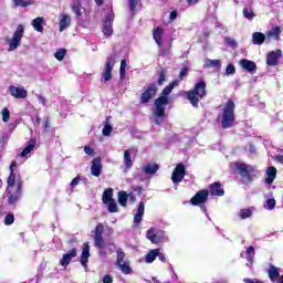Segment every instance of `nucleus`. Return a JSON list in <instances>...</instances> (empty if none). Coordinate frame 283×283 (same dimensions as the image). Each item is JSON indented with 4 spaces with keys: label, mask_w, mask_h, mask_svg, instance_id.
Masks as SVG:
<instances>
[{
    "label": "nucleus",
    "mask_w": 283,
    "mask_h": 283,
    "mask_svg": "<svg viewBox=\"0 0 283 283\" xmlns=\"http://www.w3.org/2000/svg\"><path fill=\"white\" fill-rule=\"evenodd\" d=\"M209 199V191L208 190H200L196 193L190 200V205H193V207H198L200 205H205L207 200Z\"/></svg>",
    "instance_id": "1a4fd4ad"
},
{
    "label": "nucleus",
    "mask_w": 283,
    "mask_h": 283,
    "mask_svg": "<svg viewBox=\"0 0 283 283\" xmlns=\"http://www.w3.org/2000/svg\"><path fill=\"white\" fill-rule=\"evenodd\" d=\"M240 220H247L253 216V210L251 208L241 209L238 213Z\"/></svg>",
    "instance_id": "c9c22d12"
},
{
    "label": "nucleus",
    "mask_w": 283,
    "mask_h": 283,
    "mask_svg": "<svg viewBox=\"0 0 283 283\" xmlns=\"http://www.w3.org/2000/svg\"><path fill=\"white\" fill-rule=\"evenodd\" d=\"M76 253H78V251L76 250V248H73L67 253L63 254L60 261L61 266H64V268L67 266L70 262H72V259L76 258Z\"/></svg>",
    "instance_id": "6ab92c4d"
},
{
    "label": "nucleus",
    "mask_w": 283,
    "mask_h": 283,
    "mask_svg": "<svg viewBox=\"0 0 283 283\" xmlns=\"http://www.w3.org/2000/svg\"><path fill=\"white\" fill-rule=\"evenodd\" d=\"M94 235H97V237H101L103 235V224L102 223H98L95 228V234Z\"/></svg>",
    "instance_id": "4d7b16f0"
},
{
    "label": "nucleus",
    "mask_w": 283,
    "mask_h": 283,
    "mask_svg": "<svg viewBox=\"0 0 283 283\" xmlns=\"http://www.w3.org/2000/svg\"><path fill=\"white\" fill-rule=\"evenodd\" d=\"M87 262H90V243H84L80 258V263L85 269V271H87Z\"/></svg>",
    "instance_id": "a211bd4d"
},
{
    "label": "nucleus",
    "mask_w": 283,
    "mask_h": 283,
    "mask_svg": "<svg viewBox=\"0 0 283 283\" xmlns=\"http://www.w3.org/2000/svg\"><path fill=\"white\" fill-rule=\"evenodd\" d=\"M156 258H158V249L155 250H150L144 261L146 262V264H153V262L156 260Z\"/></svg>",
    "instance_id": "72a5a7b5"
},
{
    "label": "nucleus",
    "mask_w": 283,
    "mask_h": 283,
    "mask_svg": "<svg viewBox=\"0 0 283 283\" xmlns=\"http://www.w3.org/2000/svg\"><path fill=\"white\" fill-rule=\"evenodd\" d=\"M65 49H60L55 52L54 56L57 61H63L65 59Z\"/></svg>",
    "instance_id": "8fccbe9b"
},
{
    "label": "nucleus",
    "mask_w": 283,
    "mask_h": 283,
    "mask_svg": "<svg viewBox=\"0 0 283 283\" xmlns=\"http://www.w3.org/2000/svg\"><path fill=\"white\" fill-rule=\"evenodd\" d=\"M207 96V83L198 82L195 84V88L188 92V101L192 107H198L199 99Z\"/></svg>",
    "instance_id": "20e7f679"
},
{
    "label": "nucleus",
    "mask_w": 283,
    "mask_h": 283,
    "mask_svg": "<svg viewBox=\"0 0 283 283\" xmlns=\"http://www.w3.org/2000/svg\"><path fill=\"white\" fill-rule=\"evenodd\" d=\"M35 146H36V139L29 140L28 146L24 147V149L20 154L21 158H28V156H30V154L33 151Z\"/></svg>",
    "instance_id": "a878e982"
},
{
    "label": "nucleus",
    "mask_w": 283,
    "mask_h": 283,
    "mask_svg": "<svg viewBox=\"0 0 283 283\" xmlns=\"http://www.w3.org/2000/svg\"><path fill=\"white\" fill-rule=\"evenodd\" d=\"M233 123H235V103L229 99L222 109L221 127L223 129H229L230 127H233Z\"/></svg>",
    "instance_id": "7ed1b4c3"
},
{
    "label": "nucleus",
    "mask_w": 283,
    "mask_h": 283,
    "mask_svg": "<svg viewBox=\"0 0 283 283\" xmlns=\"http://www.w3.org/2000/svg\"><path fill=\"white\" fill-rule=\"evenodd\" d=\"M13 3L17 8H28V6H32V0H13Z\"/></svg>",
    "instance_id": "ea45409f"
},
{
    "label": "nucleus",
    "mask_w": 283,
    "mask_h": 283,
    "mask_svg": "<svg viewBox=\"0 0 283 283\" xmlns=\"http://www.w3.org/2000/svg\"><path fill=\"white\" fill-rule=\"evenodd\" d=\"M265 40H266V34H264L262 32H254L252 34L253 45H262V43H264Z\"/></svg>",
    "instance_id": "c85d7f7f"
},
{
    "label": "nucleus",
    "mask_w": 283,
    "mask_h": 283,
    "mask_svg": "<svg viewBox=\"0 0 283 283\" xmlns=\"http://www.w3.org/2000/svg\"><path fill=\"white\" fill-rule=\"evenodd\" d=\"M1 115H2L3 123H8V120H10V109L3 108L1 112Z\"/></svg>",
    "instance_id": "603ef678"
},
{
    "label": "nucleus",
    "mask_w": 283,
    "mask_h": 283,
    "mask_svg": "<svg viewBox=\"0 0 283 283\" xmlns=\"http://www.w3.org/2000/svg\"><path fill=\"white\" fill-rule=\"evenodd\" d=\"M23 34H25V27L20 24L17 27L12 39H8L7 42L9 43L8 52H14L19 45H21V40L23 39Z\"/></svg>",
    "instance_id": "39448f33"
},
{
    "label": "nucleus",
    "mask_w": 283,
    "mask_h": 283,
    "mask_svg": "<svg viewBox=\"0 0 283 283\" xmlns=\"http://www.w3.org/2000/svg\"><path fill=\"white\" fill-rule=\"evenodd\" d=\"M138 3H140V0H128V8L130 12H136V8H138Z\"/></svg>",
    "instance_id": "de8ad7c7"
},
{
    "label": "nucleus",
    "mask_w": 283,
    "mask_h": 283,
    "mask_svg": "<svg viewBox=\"0 0 283 283\" xmlns=\"http://www.w3.org/2000/svg\"><path fill=\"white\" fill-rule=\"evenodd\" d=\"M177 85H180V80H175L168 86H166L163 91V96H165V98H167V96H169V94H171L174 87H177Z\"/></svg>",
    "instance_id": "473e14b6"
},
{
    "label": "nucleus",
    "mask_w": 283,
    "mask_h": 283,
    "mask_svg": "<svg viewBox=\"0 0 283 283\" xmlns=\"http://www.w3.org/2000/svg\"><path fill=\"white\" fill-rule=\"evenodd\" d=\"M108 206V211L109 213H116V211H118V205H116V201L113 199V201H108V203H106Z\"/></svg>",
    "instance_id": "a18cd8bd"
},
{
    "label": "nucleus",
    "mask_w": 283,
    "mask_h": 283,
    "mask_svg": "<svg viewBox=\"0 0 283 283\" xmlns=\"http://www.w3.org/2000/svg\"><path fill=\"white\" fill-rule=\"evenodd\" d=\"M127 74V61L122 60L120 61V67H119V78H125V75Z\"/></svg>",
    "instance_id": "58836bf2"
},
{
    "label": "nucleus",
    "mask_w": 283,
    "mask_h": 283,
    "mask_svg": "<svg viewBox=\"0 0 283 283\" xmlns=\"http://www.w3.org/2000/svg\"><path fill=\"white\" fill-rule=\"evenodd\" d=\"M169 103V98L165 96H160L155 101V107L153 108V113L150 116V120L155 125H163L165 123V119L167 118L166 112V105Z\"/></svg>",
    "instance_id": "f03ea898"
},
{
    "label": "nucleus",
    "mask_w": 283,
    "mask_h": 283,
    "mask_svg": "<svg viewBox=\"0 0 283 283\" xmlns=\"http://www.w3.org/2000/svg\"><path fill=\"white\" fill-rule=\"evenodd\" d=\"M177 17H178V12L177 11H171L170 15H169V19H170V21H176Z\"/></svg>",
    "instance_id": "338daca9"
},
{
    "label": "nucleus",
    "mask_w": 283,
    "mask_h": 283,
    "mask_svg": "<svg viewBox=\"0 0 283 283\" xmlns=\"http://www.w3.org/2000/svg\"><path fill=\"white\" fill-rule=\"evenodd\" d=\"M84 153L87 155V156H94V148L90 147V146H85L84 147Z\"/></svg>",
    "instance_id": "052dcab7"
},
{
    "label": "nucleus",
    "mask_w": 283,
    "mask_h": 283,
    "mask_svg": "<svg viewBox=\"0 0 283 283\" xmlns=\"http://www.w3.org/2000/svg\"><path fill=\"white\" fill-rule=\"evenodd\" d=\"M210 193L211 196H224V189H222L220 182H214L210 185Z\"/></svg>",
    "instance_id": "cd10ccee"
},
{
    "label": "nucleus",
    "mask_w": 283,
    "mask_h": 283,
    "mask_svg": "<svg viewBox=\"0 0 283 283\" xmlns=\"http://www.w3.org/2000/svg\"><path fill=\"white\" fill-rule=\"evenodd\" d=\"M143 216H145V202L140 201L137 208V212L134 216V223L140 224L143 222Z\"/></svg>",
    "instance_id": "4be33fe9"
},
{
    "label": "nucleus",
    "mask_w": 283,
    "mask_h": 283,
    "mask_svg": "<svg viewBox=\"0 0 283 283\" xmlns=\"http://www.w3.org/2000/svg\"><path fill=\"white\" fill-rule=\"evenodd\" d=\"M103 283H113L114 282V279L112 277V275L109 274H106L103 280H102Z\"/></svg>",
    "instance_id": "680f3d73"
},
{
    "label": "nucleus",
    "mask_w": 283,
    "mask_h": 283,
    "mask_svg": "<svg viewBox=\"0 0 283 283\" xmlns=\"http://www.w3.org/2000/svg\"><path fill=\"white\" fill-rule=\"evenodd\" d=\"M74 14H76V18L78 19V21H81V17H83V11L81 10V3H76L74 2L72 6H71Z\"/></svg>",
    "instance_id": "e433bc0d"
},
{
    "label": "nucleus",
    "mask_w": 283,
    "mask_h": 283,
    "mask_svg": "<svg viewBox=\"0 0 283 283\" xmlns=\"http://www.w3.org/2000/svg\"><path fill=\"white\" fill-rule=\"evenodd\" d=\"M122 273H124V275H129L132 273V268H129V263H122L119 265H117Z\"/></svg>",
    "instance_id": "37998d69"
},
{
    "label": "nucleus",
    "mask_w": 283,
    "mask_h": 283,
    "mask_svg": "<svg viewBox=\"0 0 283 283\" xmlns=\"http://www.w3.org/2000/svg\"><path fill=\"white\" fill-rule=\"evenodd\" d=\"M243 17L248 19V21H253V19H255V13L251 9L244 8Z\"/></svg>",
    "instance_id": "79ce46f5"
},
{
    "label": "nucleus",
    "mask_w": 283,
    "mask_h": 283,
    "mask_svg": "<svg viewBox=\"0 0 283 283\" xmlns=\"http://www.w3.org/2000/svg\"><path fill=\"white\" fill-rule=\"evenodd\" d=\"M264 207L268 209V211H273V209H275V199H266Z\"/></svg>",
    "instance_id": "49530a36"
},
{
    "label": "nucleus",
    "mask_w": 283,
    "mask_h": 283,
    "mask_svg": "<svg viewBox=\"0 0 283 283\" xmlns=\"http://www.w3.org/2000/svg\"><path fill=\"white\" fill-rule=\"evenodd\" d=\"M232 169L237 174H240L242 178H247V180H251V174H255V166L247 165L244 163H234L231 164Z\"/></svg>",
    "instance_id": "0eeeda50"
},
{
    "label": "nucleus",
    "mask_w": 283,
    "mask_h": 283,
    "mask_svg": "<svg viewBox=\"0 0 283 283\" xmlns=\"http://www.w3.org/2000/svg\"><path fill=\"white\" fill-rule=\"evenodd\" d=\"M235 74V66L233 64H228L226 67V76H231Z\"/></svg>",
    "instance_id": "864d4df0"
},
{
    "label": "nucleus",
    "mask_w": 283,
    "mask_h": 283,
    "mask_svg": "<svg viewBox=\"0 0 283 283\" xmlns=\"http://www.w3.org/2000/svg\"><path fill=\"white\" fill-rule=\"evenodd\" d=\"M114 65H116V59L114 56H108L106 59V63L104 66V71L102 73V78L107 83L112 78V72L114 70Z\"/></svg>",
    "instance_id": "6e6552de"
},
{
    "label": "nucleus",
    "mask_w": 283,
    "mask_h": 283,
    "mask_svg": "<svg viewBox=\"0 0 283 283\" xmlns=\"http://www.w3.org/2000/svg\"><path fill=\"white\" fill-rule=\"evenodd\" d=\"M241 258L247 260V266H251L253 264V260H255V248L253 245H250L245 249V251L241 252Z\"/></svg>",
    "instance_id": "ddd939ff"
},
{
    "label": "nucleus",
    "mask_w": 283,
    "mask_h": 283,
    "mask_svg": "<svg viewBox=\"0 0 283 283\" xmlns=\"http://www.w3.org/2000/svg\"><path fill=\"white\" fill-rule=\"evenodd\" d=\"M134 200V196L128 195L125 191H119L118 192V203L120 205V207H127V200Z\"/></svg>",
    "instance_id": "c756f323"
},
{
    "label": "nucleus",
    "mask_w": 283,
    "mask_h": 283,
    "mask_svg": "<svg viewBox=\"0 0 283 283\" xmlns=\"http://www.w3.org/2000/svg\"><path fill=\"white\" fill-rule=\"evenodd\" d=\"M157 258L164 264H165V262H167V256H165V253L160 252V249H157Z\"/></svg>",
    "instance_id": "6e6d98bb"
},
{
    "label": "nucleus",
    "mask_w": 283,
    "mask_h": 283,
    "mask_svg": "<svg viewBox=\"0 0 283 283\" xmlns=\"http://www.w3.org/2000/svg\"><path fill=\"white\" fill-rule=\"evenodd\" d=\"M165 83V72L159 73V78H158V85H163Z\"/></svg>",
    "instance_id": "0e129e2a"
},
{
    "label": "nucleus",
    "mask_w": 283,
    "mask_h": 283,
    "mask_svg": "<svg viewBox=\"0 0 283 283\" xmlns=\"http://www.w3.org/2000/svg\"><path fill=\"white\" fill-rule=\"evenodd\" d=\"M102 169H103V165L101 164V159L98 158L94 159L91 166L92 176H95V178H98L101 176Z\"/></svg>",
    "instance_id": "5701e85b"
},
{
    "label": "nucleus",
    "mask_w": 283,
    "mask_h": 283,
    "mask_svg": "<svg viewBox=\"0 0 283 283\" xmlns=\"http://www.w3.org/2000/svg\"><path fill=\"white\" fill-rule=\"evenodd\" d=\"M72 25V18L67 14L60 15V32H65Z\"/></svg>",
    "instance_id": "412c9836"
},
{
    "label": "nucleus",
    "mask_w": 283,
    "mask_h": 283,
    "mask_svg": "<svg viewBox=\"0 0 283 283\" xmlns=\"http://www.w3.org/2000/svg\"><path fill=\"white\" fill-rule=\"evenodd\" d=\"M45 22V19L43 17H38L32 21L33 29L36 32H43V23Z\"/></svg>",
    "instance_id": "7c9ffc66"
},
{
    "label": "nucleus",
    "mask_w": 283,
    "mask_h": 283,
    "mask_svg": "<svg viewBox=\"0 0 283 283\" xmlns=\"http://www.w3.org/2000/svg\"><path fill=\"white\" fill-rule=\"evenodd\" d=\"M227 45H230V48H235L238 43L235 42V39L233 38H226L224 39Z\"/></svg>",
    "instance_id": "5fc2aeb1"
},
{
    "label": "nucleus",
    "mask_w": 283,
    "mask_h": 283,
    "mask_svg": "<svg viewBox=\"0 0 283 283\" xmlns=\"http://www.w3.org/2000/svg\"><path fill=\"white\" fill-rule=\"evenodd\" d=\"M157 92H158V87L156 86V84H149L147 88L144 91V93H142L140 103L143 104L149 103V99L153 96H156Z\"/></svg>",
    "instance_id": "9b49d317"
},
{
    "label": "nucleus",
    "mask_w": 283,
    "mask_h": 283,
    "mask_svg": "<svg viewBox=\"0 0 283 283\" xmlns=\"http://www.w3.org/2000/svg\"><path fill=\"white\" fill-rule=\"evenodd\" d=\"M280 34H282V30L280 29V27H274L265 33V39L266 41H269L270 39H274V41H280Z\"/></svg>",
    "instance_id": "b1692460"
},
{
    "label": "nucleus",
    "mask_w": 283,
    "mask_h": 283,
    "mask_svg": "<svg viewBox=\"0 0 283 283\" xmlns=\"http://www.w3.org/2000/svg\"><path fill=\"white\" fill-rule=\"evenodd\" d=\"M114 23V12H109L104 22V29H103V34L105 36H112L114 34V29L112 28V24Z\"/></svg>",
    "instance_id": "f8f14e48"
},
{
    "label": "nucleus",
    "mask_w": 283,
    "mask_h": 283,
    "mask_svg": "<svg viewBox=\"0 0 283 283\" xmlns=\"http://www.w3.org/2000/svg\"><path fill=\"white\" fill-rule=\"evenodd\" d=\"M280 59H282V50L271 51L266 56L268 65H277L280 63Z\"/></svg>",
    "instance_id": "4468645a"
},
{
    "label": "nucleus",
    "mask_w": 283,
    "mask_h": 283,
    "mask_svg": "<svg viewBox=\"0 0 283 283\" xmlns=\"http://www.w3.org/2000/svg\"><path fill=\"white\" fill-rule=\"evenodd\" d=\"M239 64L243 70H245V72H249L250 74H255V72H258V65L253 61L243 59L239 62Z\"/></svg>",
    "instance_id": "dca6fc26"
},
{
    "label": "nucleus",
    "mask_w": 283,
    "mask_h": 283,
    "mask_svg": "<svg viewBox=\"0 0 283 283\" xmlns=\"http://www.w3.org/2000/svg\"><path fill=\"white\" fill-rule=\"evenodd\" d=\"M147 240H150L153 244H160V242H167L169 240V237H167V233L164 230H158L156 228H150L146 232Z\"/></svg>",
    "instance_id": "423d86ee"
},
{
    "label": "nucleus",
    "mask_w": 283,
    "mask_h": 283,
    "mask_svg": "<svg viewBox=\"0 0 283 283\" xmlns=\"http://www.w3.org/2000/svg\"><path fill=\"white\" fill-rule=\"evenodd\" d=\"M136 148H128L124 151V166L126 169H132L134 167V161L132 160V155L137 154Z\"/></svg>",
    "instance_id": "f3484780"
},
{
    "label": "nucleus",
    "mask_w": 283,
    "mask_h": 283,
    "mask_svg": "<svg viewBox=\"0 0 283 283\" xmlns=\"http://www.w3.org/2000/svg\"><path fill=\"white\" fill-rule=\"evenodd\" d=\"M95 247L97 249H103V244H105V241L103 240V235H94Z\"/></svg>",
    "instance_id": "09e8293b"
},
{
    "label": "nucleus",
    "mask_w": 283,
    "mask_h": 283,
    "mask_svg": "<svg viewBox=\"0 0 283 283\" xmlns=\"http://www.w3.org/2000/svg\"><path fill=\"white\" fill-rule=\"evenodd\" d=\"M125 253L123 252V249H117V260H116V266L120 264H125Z\"/></svg>",
    "instance_id": "4c0bfd02"
},
{
    "label": "nucleus",
    "mask_w": 283,
    "mask_h": 283,
    "mask_svg": "<svg viewBox=\"0 0 283 283\" xmlns=\"http://www.w3.org/2000/svg\"><path fill=\"white\" fill-rule=\"evenodd\" d=\"M171 180L174 185H178V182H182L185 180V165L178 164L172 171Z\"/></svg>",
    "instance_id": "9d476101"
},
{
    "label": "nucleus",
    "mask_w": 283,
    "mask_h": 283,
    "mask_svg": "<svg viewBox=\"0 0 283 283\" xmlns=\"http://www.w3.org/2000/svg\"><path fill=\"white\" fill-rule=\"evenodd\" d=\"M102 200H103L104 205H107L108 202L114 201V189L107 188V189L103 192Z\"/></svg>",
    "instance_id": "2f4dec72"
},
{
    "label": "nucleus",
    "mask_w": 283,
    "mask_h": 283,
    "mask_svg": "<svg viewBox=\"0 0 283 283\" xmlns=\"http://www.w3.org/2000/svg\"><path fill=\"white\" fill-rule=\"evenodd\" d=\"M9 92L14 98H28V91L23 86L17 87L12 85L9 87Z\"/></svg>",
    "instance_id": "2eb2a0df"
},
{
    "label": "nucleus",
    "mask_w": 283,
    "mask_h": 283,
    "mask_svg": "<svg viewBox=\"0 0 283 283\" xmlns=\"http://www.w3.org/2000/svg\"><path fill=\"white\" fill-rule=\"evenodd\" d=\"M9 169L10 176L7 180L8 187L6 193L9 205H17L21 200V181L17 180V172H14V169H17L15 160L11 163Z\"/></svg>",
    "instance_id": "f257e3e1"
},
{
    "label": "nucleus",
    "mask_w": 283,
    "mask_h": 283,
    "mask_svg": "<svg viewBox=\"0 0 283 283\" xmlns=\"http://www.w3.org/2000/svg\"><path fill=\"white\" fill-rule=\"evenodd\" d=\"M205 67H220V60L207 59L205 61Z\"/></svg>",
    "instance_id": "a19ab883"
},
{
    "label": "nucleus",
    "mask_w": 283,
    "mask_h": 283,
    "mask_svg": "<svg viewBox=\"0 0 283 283\" xmlns=\"http://www.w3.org/2000/svg\"><path fill=\"white\" fill-rule=\"evenodd\" d=\"M154 40L156 41L157 45L160 48L163 45V28L158 27L153 32Z\"/></svg>",
    "instance_id": "f704fd0d"
},
{
    "label": "nucleus",
    "mask_w": 283,
    "mask_h": 283,
    "mask_svg": "<svg viewBox=\"0 0 283 283\" xmlns=\"http://www.w3.org/2000/svg\"><path fill=\"white\" fill-rule=\"evenodd\" d=\"M40 105H45V97L43 95H35Z\"/></svg>",
    "instance_id": "69168bd1"
},
{
    "label": "nucleus",
    "mask_w": 283,
    "mask_h": 283,
    "mask_svg": "<svg viewBox=\"0 0 283 283\" xmlns=\"http://www.w3.org/2000/svg\"><path fill=\"white\" fill-rule=\"evenodd\" d=\"M265 174H266V178H265L266 185H272L273 180H275L277 176V169L273 166H270L266 169Z\"/></svg>",
    "instance_id": "393cba45"
},
{
    "label": "nucleus",
    "mask_w": 283,
    "mask_h": 283,
    "mask_svg": "<svg viewBox=\"0 0 283 283\" xmlns=\"http://www.w3.org/2000/svg\"><path fill=\"white\" fill-rule=\"evenodd\" d=\"M112 132H114V127H112V125H109L108 123H106V124L104 125V128L102 129L103 136H112Z\"/></svg>",
    "instance_id": "c03bdc74"
},
{
    "label": "nucleus",
    "mask_w": 283,
    "mask_h": 283,
    "mask_svg": "<svg viewBox=\"0 0 283 283\" xmlns=\"http://www.w3.org/2000/svg\"><path fill=\"white\" fill-rule=\"evenodd\" d=\"M187 74H189V69L187 67L182 69L179 73V81H182L185 76H187Z\"/></svg>",
    "instance_id": "13d9d810"
},
{
    "label": "nucleus",
    "mask_w": 283,
    "mask_h": 283,
    "mask_svg": "<svg viewBox=\"0 0 283 283\" xmlns=\"http://www.w3.org/2000/svg\"><path fill=\"white\" fill-rule=\"evenodd\" d=\"M243 282L244 283H262V281L260 280H251V279H244Z\"/></svg>",
    "instance_id": "774afa93"
},
{
    "label": "nucleus",
    "mask_w": 283,
    "mask_h": 283,
    "mask_svg": "<svg viewBox=\"0 0 283 283\" xmlns=\"http://www.w3.org/2000/svg\"><path fill=\"white\" fill-rule=\"evenodd\" d=\"M245 151H249L250 154H255V146L253 144H249L245 146Z\"/></svg>",
    "instance_id": "e2e57ef3"
},
{
    "label": "nucleus",
    "mask_w": 283,
    "mask_h": 283,
    "mask_svg": "<svg viewBox=\"0 0 283 283\" xmlns=\"http://www.w3.org/2000/svg\"><path fill=\"white\" fill-rule=\"evenodd\" d=\"M80 182H81V177H80V176L75 177V178L71 181V187H72V189H74V187H77Z\"/></svg>",
    "instance_id": "bf43d9fd"
},
{
    "label": "nucleus",
    "mask_w": 283,
    "mask_h": 283,
    "mask_svg": "<svg viewBox=\"0 0 283 283\" xmlns=\"http://www.w3.org/2000/svg\"><path fill=\"white\" fill-rule=\"evenodd\" d=\"M159 166L158 164H146L143 166V171L146 174V176H154L156 171H158Z\"/></svg>",
    "instance_id": "bb28decb"
},
{
    "label": "nucleus",
    "mask_w": 283,
    "mask_h": 283,
    "mask_svg": "<svg viewBox=\"0 0 283 283\" xmlns=\"http://www.w3.org/2000/svg\"><path fill=\"white\" fill-rule=\"evenodd\" d=\"M14 223V214L9 213L4 217V224L6 227H10V224Z\"/></svg>",
    "instance_id": "3c124183"
},
{
    "label": "nucleus",
    "mask_w": 283,
    "mask_h": 283,
    "mask_svg": "<svg viewBox=\"0 0 283 283\" xmlns=\"http://www.w3.org/2000/svg\"><path fill=\"white\" fill-rule=\"evenodd\" d=\"M268 275L271 280V282H280V279L282 276H280V268L270 264L269 270H268Z\"/></svg>",
    "instance_id": "aec40b11"
}]
</instances>
